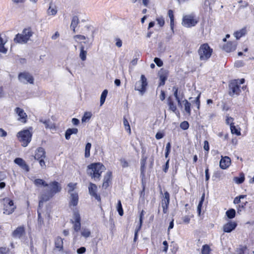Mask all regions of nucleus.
I'll return each mask as SVG.
<instances>
[{"label":"nucleus","instance_id":"30","mask_svg":"<svg viewBox=\"0 0 254 254\" xmlns=\"http://www.w3.org/2000/svg\"><path fill=\"white\" fill-rule=\"evenodd\" d=\"M183 102L184 103L185 111L189 115H190L191 114V103L186 99L183 100Z\"/></svg>","mask_w":254,"mask_h":254},{"label":"nucleus","instance_id":"13","mask_svg":"<svg viewBox=\"0 0 254 254\" xmlns=\"http://www.w3.org/2000/svg\"><path fill=\"white\" fill-rule=\"evenodd\" d=\"M49 185V187L50 188V190H48L49 192L54 195L55 193L59 192L61 190V187L58 182L54 181L52 182Z\"/></svg>","mask_w":254,"mask_h":254},{"label":"nucleus","instance_id":"3","mask_svg":"<svg viewBox=\"0 0 254 254\" xmlns=\"http://www.w3.org/2000/svg\"><path fill=\"white\" fill-rule=\"evenodd\" d=\"M213 52L208 44L205 43L201 45L198 50V54L200 61H207L211 57Z\"/></svg>","mask_w":254,"mask_h":254},{"label":"nucleus","instance_id":"9","mask_svg":"<svg viewBox=\"0 0 254 254\" xmlns=\"http://www.w3.org/2000/svg\"><path fill=\"white\" fill-rule=\"evenodd\" d=\"M229 94L230 96L239 95L241 89L239 85V79L232 80L229 85Z\"/></svg>","mask_w":254,"mask_h":254},{"label":"nucleus","instance_id":"24","mask_svg":"<svg viewBox=\"0 0 254 254\" xmlns=\"http://www.w3.org/2000/svg\"><path fill=\"white\" fill-rule=\"evenodd\" d=\"M112 176L111 172H107L104 177L103 183L102 184L103 188L106 189L109 186V182L110 181Z\"/></svg>","mask_w":254,"mask_h":254},{"label":"nucleus","instance_id":"25","mask_svg":"<svg viewBox=\"0 0 254 254\" xmlns=\"http://www.w3.org/2000/svg\"><path fill=\"white\" fill-rule=\"evenodd\" d=\"M78 132V129L76 128H68L65 132V138L69 140L71 134H76Z\"/></svg>","mask_w":254,"mask_h":254},{"label":"nucleus","instance_id":"34","mask_svg":"<svg viewBox=\"0 0 254 254\" xmlns=\"http://www.w3.org/2000/svg\"><path fill=\"white\" fill-rule=\"evenodd\" d=\"M108 90L107 89H105L102 93L101 97H100V106H102L105 101L107 95L108 94Z\"/></svg>","mask_w":254,"mask_h":254},{"label":"nucleus","instance_id":"46","mask_svg":"<svg viewBox=\"0 0 254 254\" xmlns=\"http://www.w3.org/2000/svg\"><path fill=\"white\" fill-rule=\"evenodd\" d=\"M117 211H118L119 214L120 216H123L124 214V211L122 207L121 200H118V204L117 206Z\"/></svg>","mask_w":254,"mask_h":254},{"label":"nucleus","instance_id":"29","mask_svg":"<svg viewBox=\"0 0 254 254\" xmlns=\"http://www.w3.org/2000/svg\"><path fill=\"white\" fill-rule=\"evenodd\" d=\"M167 102L169 107V110L175 112L177 110V107L171 97H168L167 99Z\"/></svg>","mask_w":254,"mask_h":254},{"label":"nucleus","instance_id":"8","mask_svg":"<svg viewBox=\"0 0 254 254\" xmlns=\"http://www.w3.org/2000/svg\"><path fill=\"white\" fill-rule=\"evenodd\" d=\"M147 86V79L144 75H141L140 80L136 82L134 89L140 92L142 95L146 91Z\"/></svg>","mask_w":254,"mask_h":254},{"label":"nucleus","instance_id":"37","mask_svg":"<svg viewBox=\"0 0 254 254\" xmlns=\"http://www.w3.org/2000/svg\"><path fill=\"white\" fill-rule=\"evenodd\" d=\"M34 184L37 186H39L40 185L43 186L44 187H48L49 185L46 183L44 180L40 179H37L34 181Z\"/></svg>","mask_w":254,"mask_h":254},{"label":"nucleus","instance_id":"5","mask_svg":"<svg viewBox=\"0 0 254 254\" xmlns=\"http://www.w3.org/2000/svg\"><path fill=\"white\" fill-rule=\"evenodd\" d=\"M2 202L3 205V212L6 215H10L12 214L16 207L14 205L13 202L9 198H4L2 200Z\"/></svg>","mask_w":254,"mask_h":254},{"label":"nucleus","instance_id":"22","mask_svg":"<svg viewBox=\"0 0 254 254\" xmlns=\"http://www.w3.org/2000/svg\"><path fill=\"white\" fill-rule=\"evenodd\" d=\"M39 122L43 123L45 127V128L48 129H55L56 126L54 123H52L50 119L44 120L43 118L39 119Z\"/></svg>","mask_w":254,"mask_h":254},{"label":"nucleus","instance_id":"32","mask_svg":"<svg viewBox=\"0 0 254 254\" xmlns=\"http://www.w3.org/2000/svg\"><path fill=\"white\" fill-rule=\"evenodd\" d=\"M233 180L237 184H241L243 183L245 180V175L244 173H241L239 177H234Z\"/></svg>","mask_w":254,"mask_h":254},{"label":"nucleus","instance_id":"52","mask_svg":"<svg viewBox=\"0 0 254 254\" xmlns=\"http://www.w3.org/2000/svg\"><path fill=\"white\" fill-rule=\"evenodd\" d=\"M76 184L69 183L68 184V187L69 188L68 192L70 193V192H73V190L75 188L76 186Z\"/></svg>","mask_w":254,"mask_h":254},{"label":"nucleus","instance_id":"59","mask_svg":"<svg viewBox=\"0 0 254 254\" xmlns=\"http://www.w3.org/2000/svg\"><path fill=\"white\" fill-rule=\"evenodd\" d=\"M121 164L123 167L126 168L128 167V164L127 162L124 159L121 160Z\"/></svg>","mask_w":254,"mask_h":254},{"label":"nucleus","instance_id":"31","mask_svg":"<svg viewBox=\"0 0 254 254\" xmlns=\"http://www.w3.org/2000/svg\"><path fill=\"white\" fill-rule=\"evenodd\" d=\"M79 19L77 16H73L71 20V23L70 24V27L73 29V31L75 32V29L78 24L79 23Z\"/></svg>","mask_w":254,"mask_h":254},{"label":"nucleus","instance_id":"51","mask_svg":"<svg viewBox=\"0 0 254 254\" xmlns=\"http://www.w3.org/2000/svg\"><path fill=\"white\" fill-rule=\"evenodd\" d=\"M156 21H157L158 24H159L160 26L162 27L164 25L165 21L162 17L157 18Z\"/></svg>","mask_w":254,"mask_h":254},{"label":"nucleus","instance_id":"39","mask_svg":"<svg viewBox=\"0 0 254 254\" xmlns=\"http://www.w3.org/2000/svg\"><path fill=\"white\" fill-rule=\"evenodd\" d=\"M246 30L243 29L240 31H236L234 35L237 39H239L241 37L245 34Z\"/></svg>","mask_w":254,"mask_h":254},{"label":"nucleus","instance_id":"62","mask_svg":"<svg viewBox=\"0 0 254 254\" xmlns=\"http://www.w3.org/2000/svg\"><path fill=\"white\" fill-rule=\"evenodd\" d=\"M203 148L205 150L208 151L209 149V143L207 140L204 141V146Z\"/></svg>","mask_w":254,"mask_h":254},{"label":"nucleus","instance_id":"45","mask_svg":"<svg viewBox=\"0 0 254 254\" xmlns=\"http://www.w3.org/2000/svg\"><path fill=\"white\" fill-rule=\"evenodd\" d=\"M81 233L82 236L85 238L89 237L91 234L90 230L86 228H82Z\"/></svg>","mask_w":254,"mask_h":254},{"label":"nucleus","instance_id":"12","mask_svg":"<svg viewBox=\"0 0 254 254\" xmlns=\"http://www.w3.org/2000/svg\"><path fill=\"white\" fill-rule=\"evenodd\" d=\"M88 190L89 193L91 196L94 197L97 201H101L100 196L97 193V187L95 184L90 183Z\"/></svg>","mask_w":254,"mask_h":254},{"label":"nucleus","instance_id":"48","mask_svg":"<svg viewBox=\"0 0 254 254\" xmlns=\"http://www.w3.org/2000/svg\"><path fill=\"white\" fill-rule=\"evenodd\" d=\"M91 114L90 113H85L81 119L82 122H86L87 120H89L91 118Z\"/></svg>","mask_w":254,"mask_h":254},{"label":"nucleus","instance_id":"40","mask_svg":"<svg viewBox=\"0 0 254 254\" xmlns=\"http://www.w3.org/2000/svg\"><path fill=\"white\" fill-rule=\"evenodd\" d=\"M91 147V144L88 142L85 146V157L88 158L90 156V150Z\"/></svg>","mask_w":254,"mask_h":254},{"label":"nucleus","instance_id":"15","mask_svg":"<svg viewBox=\"0 0 254 254\" xmlns=\"http://www.w3.org/2000/svg\"><path fill=\"white\" fill-rule=\"evenodd\" d=\"M15 112L19 116L18 120L21 123H26L27 116L24 110L21 108L17 107L15 109Z\"/></svg>","mask_w":254,"mask_h":254},{"label":"nucleus","instance_id":"57","mask_svg":"<svg viewBox=\"0 0 254 254\" xmlns=\"http://www.w3.org/2000/svg\"><path fill=\"white\" fill-rule=\"evenodd\" d=\"M8 252V249L4 248V247H0V254H7Z\"/></svg>","mask_w":254,"mask_h":254},{"label":"nucleus","instance_id":"21","mask_svg":"<svg viewBox=\"0 0 254 254\" xmlns=\"http://www.w3.org/2000/svg\"><path fill=\"white\" fill-rule=\"evenodd\" d=\"M69 205L75 206L78 202V195L77 192H70Z\"/></svg>","mask_w":254,"mask_h":254},{"label":"nucleus","instance_id":"55","mask_svg":"<svg viewBox=\"0 0 254 254\" xmlns=\"http://www.w3.org/2000/svg\"><path fill=\"white\" fill-rule=\"evenodd\" d=\"M169 159H168L166 163H165V165L164 166V167H163V171L165 173H166L169 169Z\"/></svg>","mask_w":254,"mask_h":254},{"label":"nucleus","instance_id":"36","mask_svg":"<svg viewBox=\"0 0 254 254\" xmlns=\"http://www.w3.org/2000/svg\"><path fill=\"white\" fill-rule=\"evenodd\" d=\"M230 129L232 134H236L237 135H240L241 134L240 131L234 125L233 123H231L230 124Z\"/></svg>","mask_w":254,"mask_h":254},{"label":"nucleus","instance_id":"14","mask_svg":"<svg viewBox=\"0 0 254 254\" xmlns=\"http://www.w3.org/2000/svg\"><path fill=\"white\" fill-rule=\"evenodd\" d=\"M237 224L234 221H229L223 226V230L225 233H230L236 228Z\"/></svg>","mask_w":254,"mask_h":254},{"label":"nucleus","instance_id":"56","mask_svg":"<svg viewBox=\"0 0 254 254\" xmlns=\"http://www.w3.org/2000/svg\"><path fill=\"white\" fill-rule=\"evenodd\" d=\"M86 252V248L84 247H81L77 250V253L78 254H82Z\"/></svg>","mask_w":254,"mask_h":254},{"label":"nucleus","instance_id":"43","mask_svg":"<svg viewBox=\"0 0 254 254\" xmlns=\"http://www.w3.org/2000/svg\"><path fill=\"white\" fill-rule=\"evenodd\" d=\"M74 39H78L79 40H84V42H87V40L88 41V43H91V41H92L93 40H91V41H90V39L87 37H85V36L84 35H75L74 37H73Z\"/></svg>","mask_w":254,"mask_h":254},{"label":"nucleus","instance_id":"4","mask_svg":"<svg viewBox=\"0 0 254 254\" xmlns=\"http://www.w3.org/2000/svg\"><path fill=\"white\" fill-rule=\"evenodd\" d=\"M32 135V133L28 129L19 131L17 134L19 140L22 143V145L24 147L27 146L30 143Z\"/></svg>","mask_w":254,"mask_h":254},{"label":"nucleus","instance_id":"11","mask_svg":"<svg viewBox=\"0 0 254 254\" xmlns=\"http://www.w3.org/2000/svg\"><path fill=\"white\" fill-rule=\"evenodd\" d=\"M80 216L78 212L74 211L73 213V220L71 222L73 224V229L75 232L79 231L81 228Z\"/></svg>","mask_w":254,"mask_h":254},{"label":"nucleus","instance_id":"44","mask_svg":"<svg viewBox=\"0 0 254 254\" xmlns=\"http://www.w3.org/2000/svg\"><path fill=\"white\" fill-rule=\"evenodd\" d=\"M57 13V10L55 7H52L51 5L47 10V14L49 15H55Z\"/></svg>","mask_w":254,"mask_h":254},{"label":"nucleus","instance_id":"19","mask_svg":"<svg viewBox=\"0 0 254 254\" xmlns=\"http://www.w3.org/2000/svg\"><path fill=\"white\" fill-rule=\"evenodd\" d=\"M231 164V159L229 157L225 156L222 157L220 161V167L222 169H226L229 167Z\"/></svg>","mask_w":254,"mask_h":254},{"label":"nucleus","instance_id":"53","mask_svg":"<svg viewBox=\"0 0 254 254\" xmlns=\"http://www.w3.org/2000/svg\"><path fill=\"white\" fill-rule=\"evenodd\" d=\"M144 215V211L142 210L141 213L139 216V229H141L142 224L143 223V216Z\"/></svg>","mask_w":254,"mask_h":254},{"label":"nucleus","instance_id":"63","mask_svg":"<svg viewBox=\"0 0 254 254\" xmlns=\"http://www.w3.org/2000/svg\"><path fill=\"white\" fill-rule=\"evenodd\" d=\"M54 254H67V253L65 252H64L63 250L57 251L55 249L54 250Z\"/></svg>","mask_w":254,"mask_h":254},{"label":"nucleus","instance_id":"61","mask_svg":"<svg viewBox=\"0 0 254 254\" xmlns=\"http://www.w3.org/2000/svg\"><path fill=\"white\" fill-rule=\"evenodd\" d=\"M146 160V157L145 158H143L141 161V171H143L145 164V162Z\"/></svg>","mask_w":254,"mask_h":254},{"label":"nucleus","instance_id":"27","mask_svg":"<svg viewBox=\"0 0 254 254\" xmlns=\"http://www.w3.org/2000/svg\"><path fill=\"white\" fill-rule=\"evenodd\" d=\"M170 203V194L165 191L161 200V205H169Z\"/></svg>","mask_w":254,"mask_h":254},{"label":"nucleus","instance_id":"10","mask_svg":"<svg viewBox=\"0 0 254 254\" xmlns=\"http://www.w3.org/2000/svg\"><path fill=\"white\" fill-rule=\"evenodd\" d=\"M18 80L24 84L29 83L30 84H33L34 78L33 76L27 72H20L18 76Z\"/></svg>","mask_w":254,"mask_h":254},{"label":"nucleus","instance_id":"20","mask_svg":"<svg viewBox=\"0 0 254 254\" xmlns=\"http://www.w3.org/2000/svg\"><path fill=\"white\" fill-rule=\"evenodd\" d=\"M46 158V152L44 149L42 147H39L37 149L34 155V159L35 160H39Z\"/></svg>","mask_w":254,"mask_h":254},{"label":"nucleus","instance_id":"58","mask_svg":"<svg viewBox=\"0 0 254 254\" xmlns=\"http://www.w3.org/2000/svg\"><path fill=\"white\" fill-rule=\"evenodd\" d=\"M44 159L45 158H43V159L42 158L41 159L38 160L39 161L40 166L43 168H46V164L44 160Z\"/></svg>","mask_w":254,"mask_h":254},{"label":"nucleus","instance_id":"16","mask_svg":"<svg viewBox=\"0 0 254 254\" xmlns=\"http://www.w3.org/2000/svg\"><path fill=\"white\" fill-rule=\"evenodd\" d=\"M160 82L159 83L160 86L164 85L165 83V81L168 76V70L162 68L158 72Z\"/></svg>","mask_w":254,"mask_h":254},{"label":"nucleus","instance_id":"6","mask_svg":"<svg viewBox=\"0 0 254 254\" xmlns=\"http://www.w3.org/2000/svg\"><path fill=\"white\" fill-rule=\"evenodd\" d=\"M198 22L193 14L186 15L183 18L182 25L186 27L194 26Z\"/></svg>","mask_w":254,"mask_h":254},{"label":"nucleus","instance_id":"2","mask_svg":"<svg viewBox=\"0 0 254 254\" xmlns=\"http://www.w3.org/2000/svg\"><path fill=\"white\" fill-rule=\"evenodd\" d=\"M33 32L30 28H24L21 33H18L15 35L13 41L15 43L20 44H26L33 36Z\"/></svg>","mask_w":254,"mask_h":254},{"label":"nucleus","instance_id":"54","mask_svg":"<svg viewBox=\"0 0 254 254\" xmlns=\"http://www.w3.org/2000/svg\"><path fill=\"white\" fill-rule=\"evenodd\" d=\"M4 44L0 43V53H2L3 54H6L7 51V49L4 47Z\"/></svg>","mask_w":254,"mask_h":254},{"label":"nucleus","instance_id":"23","mask_svg":"<svg viewBox=\"0 0 254 254\" xmlns=\"http://www.w3.org/2000/svg\"><path fill=\"white\" fill-rule=\"evenodd\" d=\"M236 48V43L235 42H228L227 44L224 45L223 47V49L226 52H231L235 50Z\"/></svg>","mask_w":254,"mask_h":254},{"label":"nucleus","instance_id":"38","mask_svg":"<svg viewBox=\"0 0 254 254\" xmlns=\"http://www.w3.org/2000/svg\"><path fill=\"white\" fill-rule=\"evenodd\" d=\"M173 90L174 91V95L176 98V100H177V101L178 102V105L180 106L181 105V99L178 95V88L174 86L173 87Z\"/></svg>","mask_w":254,"mask_h":254},{"label":"nucleus","instance_id":"1","mask_svg":"<svg viewBox=\"0 0 254 254\" xmlns=\"http://www.w3.org/2000/svg\"><path fill=\"white\" fill-rule=\"evenodd\" d=\"M105 169V167L100 163H92L87 166V173L95 181H98Z\"/></svg>","mask_w":254,"mask_h":254},{"label":"nucleus","instance_id":"17","mask_svg":"<svg viewBox=\"0 0 254 254\" xmlns=\"http://www.w3.org/2000/svg\"><path fill=\"white\" fill-rule=\"evenodd\" d=\"M25 233L23 226L18 227L12 233V236L15 239H20Z\"/></svg>","mask_w":254,"mask_h":254},{"label":"nucleus","instance_id":"18","mask_svg":"<svg viewBox=\"0 0 254 254\" xmlns=\"http://www.w3.org/2000/svg\"><path fill=\"white\" fill-rule=\"evenodd\" d=\"M14 162L19 166L23 170L28 172L29 171V167L25 161L21 158H16L14 159Z\"/></svg>","mask_w":254,"mask_h":254},{"label":"nucleus","instance_id":"49","mask_svg":"<svg viewBox=\"0 0 254 254\" xmlns=\"http://www.w3.org/2000/svg\"><path fill=\"white\" fill-rule=\"evenodd\" d=\"M189 127V124L187 121H184L182 122L180 124V127L186 130Z\"/></svg>","mask_w":254,"mask_h":254},{"label":"nucleus","instance_id":"60","mask_svg":"<svg viewBox=\"0 0 254 254\" xmlns=\"http://www.w3.org/2000/svg\"><path fill=\"white\" fill-rule=\"evenodd\" d=\"M226 117H227V118L226 120V123L227 125H229L230 126V124L231 123H233V122L234 121V119L232 117H228V116H227Z\"/></svg>","mask_w":254,"mask_h":254},{"label":"nucleus","instance_id":"41","mask_svg":"<svg viewBox=\"0 0 254 254\" xmlns=\"http://www.w3.org/2000/svg\"><path fill=\"white\" fill-rule=\"evenodd\" d=\"M210 251V247L207 245H204L201 249V254H209Z\"/></svg>","mask_w":254,"mask_h":254},{"label":"nucleus","instance_id":"33","mask_svg":"<svg viewBox=\"0 0 254 254\" xmlns=\"http://www.w3.org/2000/svg\"><path fill=\"white\" fill-rule=\"evenodd\" d=\"M226 215L228 218L232 219L235 217L236 211L234 209H230L226 211Z\"/></svg>","mask_w":254,"mask_h":254},{"label":"nucleus","instance_id":"42","mask_svg":"<svg viewBox=\"0 0 254 254\" xmlns=\"http://www.w3.org/2000/svg\"><path fill=\"white\" fill-rule=\"evenodd\" d=\"M123 124L125 127V129L128 131L129 133L131 132V129L129 124V123L127 119L124 117L123 119Z\"/></svg>","mask_w":254,"mask_h":254},{"label":"nucleus","instance_id":"47","mask_svg":"<svg viewBox=\"0 0 254 254\" xmlns=\"http://www.w3.org/2000/svg\"><path fill=\"white\" fill-rule=\"evenodd\" d=\"M38 223L39 227L40 228L44 225V220L39 210H38Z\"/></svg>","mask_w":254,"mask_h":254},{"label":"nucleus","instance_id":"7","mask_svg":"<svg viewBox=\"0 0 254 254\" xmlns=\"http://www.w3.org/2000/svg\"><path fill=\"white\" fill-rule=\"evenodd\" d=\"M80 54L79 57L82 61H84L86 59L87 50L90 48L92 44V41L91 43L87 42H80Z\"/></svg>","mask_w":254,"mask_h":254},{"label":"nucleus","instance_id":"35","mask_svg":"<svg viewBox=\"0 0 254 254\" xmlns=\"http://www.w3.org/2000/svg\"><path fill=\"white\" fill-rule=\"evenodd\" d=\"M200 93L195 98L194 101H191L192 105L195 106L198 110H199L200 106Z\"/></svg>","mask_w":254,"mask_h":254},{"label":"nucleus","instance_id":"64","mask_svg":"<svg viewBox=\"0 0 254 254\" xmlns=\"http://www.w3.org/2000/svg\"><path fill=\"white\" fill-rule=\"evenodd\" d=\"M164 136L163 133L158 132L156 134L155 137L157 139H160L163 138Z\"/></svg>","mask_w":254,"mask_h":254},{"label":"nucleus","instance_id":"28","mask_svg":"<svg viewBox=\"0 0 254 254\" xmlns=\"http://www.w3.org/2000/svg\"><path fill=\"white\" fill-rule=\"evenodd\" d=\"M53 196V195L52 194V193L49 192L48 190H46L42 194H41L40 197V199H41L42 200L46 202L49 200L51 198H52Z\"/></svg>","mask_w":254,"mask_h":254},{"label":"nucleus","instance_id":"26","mask_svg":"<svg viewBox=\"0 0 254 254\" xmlns=\"http://www.w3.org/2000/svg\"><path fill=\"white\" fill-rule=\"evenodd\" d=\"M55 245L56 249L58 250H63V240L60 237H58L56 238L55 241Z\"/></svg>","mask_w":254,"mask_h":254},{"label":"nucleus","instance_id":"50","mask_svg":"<svg viewBox=\"0 0 254 254\" xmlns=\"http://www.w3.org/2000/svg\"><path fill=\"white\" fill-rule=\"evenodd\" d=\"M154 62L156 64V65L159 67L162 66L163 64L162 60L158 58H155L154 59Z\"/></svg>","mask_w":254,"mask_h":254}]
</instances>
